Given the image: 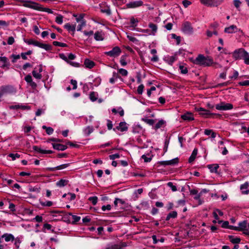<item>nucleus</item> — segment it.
<instances>
[{
  "instance_id": "nucleus-6",
  "label": "nucleus",
  "mask_w": 249,
  "mask_h": 249,
  "mask_svg": "<svg viewBox=\"0 0 249 249\" xmlns=\"http://www.w3.org/2000/svg\"><path fill=\"white\" fill-rule=\"evenodd\" d=\"M121 53V49L119 47L116 46L114 47L111 51L106 52L105 54L110 57H116L120 55Z\"/></svg>"
},
{
  "instance_id": "nucleus-59",
  "label": "nucleus",
  "mask_w": 249,
  "mask_h": 249,
  "mask_svg": "<svg viewBox=\"0 0 249 249\" xmlns=\"http://www.w3.org/2000/svg\"><path fill=\"white\" fill-rule=\"evenodd\" d=\"M102 12L107 14V15L111 14V11L109 8H107L101 10Z\"/></svg>"
},
{
  "instance_id": "nucleus-58",
  "label": "nucleus",
  "mask_w": 249,
  "mask_h": 249,
  "mask_svg": "<svg viewBox=\"0 0 249 249\" xmlns=\"http://www.w3.org/2000/svg\"><path fill=\"white\" fill-rule=\"evenodd\" d=\"M182 4L184 7L186 8L191 4V2L188 0H183L182 1Z\"/></svg>"
},
{
  "instance_id": "nucleus-51",
  "label": "nucleus",
  "mask_w": 249,
  "mask_h": 249,
  "mask_svg": "<svg viewBox=\"0 0 249 249\" xmlns=\"http://www.w3.org/2000/svg\"><path fill=\"white\" fill-rule=\"evenodd\" d=\"M233 4L234 6L237 8H239L241 4V2L239 0H233Z\"/></svg>"
},
{
  "instance_id": "nucleus-48",
  "label": "nucleus",
  "mask_w": 249,
  "mask_h": 249,
  "mask_svg": "<svg viewBox=\"0 0 249 249\" xmlns=\"http://www.w3.org/2000/svg\"><path fill=\"white\" fill-rule=\"evenodd\" d=\"M201 196V193H199V194L196 195V196H194V198L195 200H197L198 201V204L199 205L201 204L202 202L200 199V196Z\"/></svg>"
},
{
  "instance_id": "nucleus-8",
  "label": "nucleus",
  "mask_w": 249,
  "mask_h": 249,
  "mask_svg": "<svg viewBox=\"0 0 249 249\" xmlns=\"http://www.w3.org/2000/svg\"><path fill=\"white\" fill-rule=\"evenodd\" d=\"M14 240L15 237L14 235L10 233H5L0 236V243H1L2 241L4 242V241L7 242L9 241L12 242Z\"/></svg>"
},
{
  "instance_id": "nucleus-63",
  "label": "nucleus",
  "mask_w": 249,
  "mask_h": 249,
  "mask_svg": "<svg viewBox=\"0 0 249 249\" xmlns=\"http://www.w3.org/2000/svg\"><path fill=\"white\" fill-rule=\"evenodd\" d=\"M71 85H73L72 89H77V81L76 80H73V79L71 80Z\"/></svg>"
},
{
  "instance_id": "nucleus-56",
  "label": "nucleus",
  "mask_w": 249,
  "mask_h": 249,
  "mask_svg": "<svg viewBox=\"0 0 249 249\" xmlns=\"http://www.w3.org/2000/svg\"><path fill=\"white\" fill-rule=\"evenodd\" d=\"M239 85L243 86H249V80H246L243 82H240Z\"/></svg>"
},
{
  "instance_id": "nucleus-38",
  "label": "nucleus",
  "mask_w": 249,
  "mask_h": 249,
  "mask_svg": "<svg viewBox=\"0 0 249 249\" xmlns=\"http://www.w3.org/2000/svg\"><path fill=\"white\" fill-rule=\"evenodd\" d=\"M69 215H71L72 216V219H73V222H72L73 223H75L78 222L80 219V216H77L75 215H73V214H72L71 213H69Z\"/></svg>"
},
{
  "instance_id": "nucleus-50",
  "label": "nucleus",
  "mask_w": 249,
  "mask_h": 249,
  "mask_svg": "<svg viewBox=\"0 0 249 249\" xmlns=\"http://www.w3.org/2000/svg\"><path fill=\"white\" fill-rule=\"evenodd\" d=\"M144 89V86L142 84L140 85L137 89V92L139 94H142L143 92V90Z\"/></svg>"
},
{
  "instance_id": "nucleus-13",
  "label": "nucleus",
  "mask_w": 249,
  "mask_h": 249,
  "mask_svg": "<svg viewBox=\"0 0 249 249\" xmlns=\"http://www.w3.org/2000/svg\"><path fill=\"white\" fill-rule=\"evenodd\" d=\"M9 108L11 109H21L23 110H25V109L29 110V109H30L31 107L30 106H28L17 105L10 106L9 107Z\"/></svg>"
},
{
  "instance_id": "nucleus-1",
  "label": "nucleus",
  "mask_w": 249,
  "mask_h": 249,
  "mask_svg": "<svg viewBox=\"0 0 249 249\" xmlns=\"http://www.w3.org/2000/svg\"><path fill=\"white\" fill-rule=\"evenodd\" d=\"M194 63L197 65L208 67L212 65L213 63V61L211 57H205L202 54H199L196 58Z\"/></svg>"
},
{
  "instance_id": "nucleus-55",
  "label": "nucleus",
  "mask_w": 249,
  "mask_h": 249,
  "mask_svg": "<svg viewBox=\"0 0 249 249\" xmlns=\"http://www.w3.org/2000/svg\"><path fill=\"white\" fill-rule=\"evenodd\" d=\"M118 202L121 203L122 204H124V201L122 199L116 198H115L114 201V204L116 207L117 206Z\"/></svg>"
},
{
  "instance_id": "nucleus-40",
  "label": "nucleus",
  "mask_w": 249,
  "mask_h": 249,
  "mask_svg": "<svg viewBox=\"0 0 249 249\" xmlns=\"http://www.w3.org/2000/svg\"><path fill=\"white\" fill-rule=\"evenodd\" d=\"M113 77L109 79V82L111 84H114L115 81V80L117 79L119 77V75H118V73H117L115 72H113Z\"/></svg>"
},
{
  "instance_id": "nucleus-60",
  "label": "nucleus",
  "mask_w": 249,
  "mask_h": 249,
  "mask_svg": "<svg viewBox=\"0 0 249 249\" xmlns=\"http://www.w3.org/2000/svg\"><path fill=\"white\" fill-rule=\"evenodd\" d=\"M111 208V205L109 204H108L107 205H104L102 207V210L103 211H105L106 210H110Z\"/></svg>"
},
{
  "instance_id": "nucleus-3",
  "label": "nucleus",
  "mask_w": 249,
  "mask_h": 249,
  "mask_svg": "<svg viewBox=\"0 0 249 249\" xmlns=\"http://www.w3.org/2000/svg\"><path fill=\"white\" fill-rule=\"evenodd\" d=\"M247 55L248 52L243 48L236 49L232 53L233 58L236 60L243 59Z\"/></svg>"
},
{
  "instance_id": "nucleus-53",
  "label": "nucleus",
  "mask_w": 249,
  "mask_h": 249,
  "mask_svg": "<svg viewBox=\"0 0 249 249\" xmlns=\"http://www.w3.org/2000/svg\"><path fill=\"white\" fill-rule=\"evenodd\" d=\"M11 57L13 58V60H12V62L15 63V62H16L17 60L20 58V55L19 54H18V55L12 54Z\"/></svg>"
},
{
  "instance_id": "nucleus-36",
  "label": "nucleus",
  "mask_w": 249,
  "mask_h": 249,
  "mask_svg": "<svg viewBox=\"0 0 249 249\" xmlns=\"http://www.w3.org/2000/svg\"><path fill=\"white\" fill-rule=\"evenodd\" d=\"M142 121L150 125H153L155 123V121L153 119L142 118Z\"/></svg>"
},
{
  "instance_id": "nucleus-35",
  "label": "nucleus",
  "mask_w": 249,
  "mask_h": 249,
  "mask_svg": "<svg viewBox=\"0 0 249 249\" xmlns=\"http://www.w3.org/2000/svg\"><path fill=\"white\" fill-rule=\"evenodd\" d=\"M139 22V20L137 18H135L134 17H131L130 18V23L131 24V27H135L137 26V23Z\"/></svg>"
},
{
  "instance_id": "nucleus-18",
  "label": "nucleus",
  "mask_w": 249,
  "mask_h": 249,
  "mask_svg": "<svg viewBox=\"0 0 249 249\" xmlns=\"http://www.w3.org/2000/svg\"><path fill=\"white\" fill-rule=\"evenodd\" d=\"M85 67L88 69H91L95 66V63L89 59H86L84 61Z\"/></svg>"
},
{
  "instance_id": "nucleus-34",
  "label": "nucleus",
  "mask_w": 249,
  "mask_h": 249,
  "mask_svg": "<svg viewBox=\"0 0 249 249\" xmlns=\"http://www.w3.org/2000/svg\"><path fill=\"white\" fill-rule=\"evenodd\" d=\"M32 74L33 76L36 79L39 80L42 78V75L40 73L37 72V71L35 70L33 71Z\"/></svg>"
},
{
  "instance_id": "nucleus-7",
  "label": "nucleus",
  "mask_w": 249,
  "mask_h": 249,
  "mask_svg": "<svg viewBox=\"0 0 249 249\" xmlns=\"http://www.w3.org/2000/svg\"><path fill=\"white\" fill-rule=\"evenodd\" d=\"M181 30L183 32L187 34H191L193 32V28L189 21H185L182 24Z\"/></svg>"
},
{
  "instance_id": "nucleus-28",
  "label": "nucleus",
  "mask_w": 249,
  "mask_h": 249,
  "mask_svg": "<svg viewBox=\"0 0 249 249\" xmlns=\"http://www.w3.org/2000/svg\"><path fill=\"white\" fill-rule=\"evenodd\" d=\"M125 246L124 245L114 244L109 246L106 249H122V247Z\"/></svg>"
},
{
  "instance_id": "nucleus-39",
  "label": "nucleus",
  "mask_w": 249,
  "mask_h": 249,
  "mask_svg": "<svg viewBox=\"0 0 249 249\" xmlns=\"http://www.w3.org/2000/svg\"><path fill=\"white\" fill-rule=\"evenodd\" d=\"M63 17L61 15L57 16L55 19V21L59 24H61L63 23Z\"/></svg>"
},
{
  "instance_id": "nucleus-37",
  "label": "nucleus",
  "mask_w": 249,
  "mask_h": 249,
  "mask_svg": "<svg viewBox=\"0 0 249 249\" xmlns=\"http://www.w3.org/2000/svg\"><path fill=\"white\" fill-rule=\"evenodd\" d=\"M172 38L175 39L176 41V44L178 45L180 44L181 41V37L180 36H178L176 34H172Z\"/></svg>"
},
{
  "instance_id": "nucleus-30",
  "label": "nucleus",
  "mask_w": 249,
  "mask_h": 249,
  "mask_svg": "<svg viewBox=\"0 0 249 249\" xmlns=\"http://www.w3.org/2000/svg\"><path fill=\"white\" fill-rule=\"evenodd\" d=\"M94 38L97 41H101L104 39L102 34L99 32H97L94 34Z\"/></svg>"
},
{
  "instance_id": "nucleus-19",
  "label": "nucleus",
  "mask_w": 249,
  "mask_h": 249,
  "mask_svg": "<svg viewBox=\"0 0 249 249\" xmlns=\"http://www.w3.org/2000/svg\"><path fill=\"white\" fill-rule=\"evenodd\" d=\"M247 227V223L246 221H243L239 223V226L238 228L239 229L238 231H246V230H248L246 228Z\"/></svg>"
},
{
  "instance_id": "nucleus-5",
  "label": "nucleus",
  "mask_w": 249,
  "mask_h": 249,
  "mask_svg": "<svg viewBox=\"0 0 249 249\" xmlns=\"http://www.w3.org/2000/svg\"><path fill=\"white\" fill-rule=\"evenodd\" d=\"M223 0H200L201 2L205 5L210 7L217 6Z\"/></svg>"
},
{
  "instance_id": "nucleus-47",
  "label": "nucleus",
  "mask_w": 249,
  "mask_h": 249,
  "mask_svg": "<svg viewBox=\"0 0 249 249\" xmlns=\"http://www.w3.org/2000/svg\"><path fill=\"white\" fill-rule=\"evenodd\" d=\"M164 122L163 120L159 121L155 125V129H158V128L161 127L162 125H163Z\"/></svg>"
},
{
  "instance_id": "nucleus-45",
  "label": "nucleus",
  "mask_w": 249,
  "mask_h": 249,
  "mask_svg": "<svg viewBox=\"0 0 249 249\" xmlns=\"http://www.w3.org/2000/svg\"><path fill=\"white\" fill-rule=\"evenodd\" d=\"M89 200L92 202L93 205H95L97 204L98 198L97 196L90 197Z\"/></svg>"
},
{
  "instance_id": "nucleus-21",
  "label": "nucleus",
  "mask_w": 249,
  "mask_h": 249,
  "mask_svg": "<svg viewBox=\"0 0 249 249\" xmlns=\"http://www.w3.org/2000/svg\"><path fill=\"white\" fill-rule=\"evenodd\" d=\"M208 168L210 170L212 173H217V169L219 168V165L217 164H213L208 165Z\"/></svg>"
},
{
  "instance_id": "nucleus-24",
  "label": "nucleus",
  "mask_w": 249,
  "mask_h": 249,
  "mask_svg": "<svg viewBox=\"0 0 249 249\" xmlns=\"http://www.w3.org/2000/svg\"><path fill=\"white\" fill-rule=\"evenodd\" d=\"M64 28L69 32H72V34H74V32L75 30V25H71L70 23H67L64 25Z\"/></svg>"
},
{
  "instance_id": "nucleus-9",
  "label": "nucleus",
  "mask_w": 249,
  "mask_h": 249,
  "mask_svg": "<svg viewBox=\"0 0 249 249\" xmlns=\"http://www.w3.org/2000/svg\"><path fill=\"white\" fill-rule=\"evenodd\" d=\"M25 6L27 7L38 11H41L42 10V7L40 4L34 2H29L28 3L25 4Z\"/></svg>"
},
{
  "instance_id": "nucleus-44",
  "label": "nucleus",
  "mask_w": 249,
  "mask_h": 249,
  "mask_svg": "<svg viewBox=\"0 0 249 249\" xmlns=\"http://www.w3.org/2000/svg\"><path fill=\"white\" fill-rule=\"evenodd\" d=\"M14 245L16 246L17 249H18L19 248L20 244L21 243V240L19 238L17 237L16 238H15Z\"/></svg>"
},
{
  "instance_id": "nucleus-54",
  "label": "nucleus",
  "mask_w": 249,
  "mask_h": 249,
  "mask_svg": "<svg viewBox=\"0 0 249 249\" xmlns=\"http://www.w3.org/2000/svg\"><path fill=\"white\" fill-rule=\"evenodd\" d=\"M15 42V39L13 36H10L8 38L7 43L9 45H12Z\"/></svg>"
},
{
  "instance_id": "nucleus-57",
  "label": "nucleus",
  "mask_w": 249,
  "mask_h": 249,
  "mask_svg": "<svg viewBox=\"0 0 249 249\" xmlns=\"http://www.w3.org/2000/svg\"><path fill=\"white\" fill-rule=\"evenodd\" d=\"M120 157V156L119 154H115L109 156L110 159L112 160L119 158Z\"/></svg>"
},
{
  "instance_id": "nucleus-20",
  "label": "nucleus",
  "mask_w": 249,
  "mask_h": 249,
  "mask_svg": "<svg viewBox=\"0 0 249 249\" xmlns=\"http://www.w3.org/2000/svg\"><path fill=\"white\" fill-rule=\"evenodd\" d=\"M196 111H204L205 112H203V113H200L199 114L202 115V116H205L206 117H209L208 116V114H210V112L209 110H206L202 107H198V108H196Z\"/></svg>"
},
{
  "instance_id": "nucleus-4",
  "label": "nucleus",
  "mask_w": 249,
  "mask_h": 249,
  "mask_svg": "<svg viewBox=\"0 0 249 249\" xmlns=\"http://www.w3.org/2000/svg\"><path fill=\"white\" fill-rule=\"evenodd\" d=\"M233 107L232 104L221 102L215 105V108L219 110H228L232 109Z\"/></svg>"
},
{
  "instance_id": "nucleus-23",
  "label": "nucleus",
  "mask_w": 249,
  "mask_h": 249,
  "mask_svg": "<svg viewBox=\"0 0 249 249\" xmlns=\"http://www.w3.org/2000/svg\"><path fill=\"white\" fill-rule=\"evenodd\" d=\"M178 68H179V70L180 71L181 73L185 74L188 73V69L185 66V65L182 64H179Z\"/></svg>"
},
{
  "instance_id": "nucleus-17",
  "label": "nucleus",
  "mask_w": 249,
  "mask_h": 249,
  "mask_svg": "<svg viewBox=\"0 0 249 249\" xmlns=\"http://www.w3.org/2000/svg\"><path fill=\"white\" fill-rule=\"evenodd\" d=\"M142 2L141 0L131 2L127 4V6L128 8H135L141 6Z\"/></svg>"
},
{
  "instance_id": "nucleus-26",
  "label": "nucleus",
  "mask_w": 249,
  "mask_h": 249,
  "mask_svg": "<svg viewBox=\"0 0 249 249\" xmlns=\"http://www.w3.org/2000/svg\"><path fill=\"white\" fill-rule=\"evenodd\" d=\"M68 183V180L61 179L60 180L57 181L56 184L57 186L62 187H64V186H66Z\"/></svg>"
},
{
  "instance_id": "nucleus-64",
  "label": "nucleus",
  "mask_w": 249,
  "mask_h": 249,
  "mask_svg": "<svg viewBox=\"0 0 249 249\" xmlns=\"http://www.w3.org/2000/svg\"><path fill=\"white\" fill-rule=\"evenodd\" d=\"M243 60H244V62L246 64L249 65V54L248 53V55L244 56Z\"/></svg>"
},
{
  "instance_id": "nucleus-49",
  "label": "nucleus",
  "mask_w": 249,
  "mask_h": 249,
  "mask_svg": "<svg viewBox=\"0 0 249 249\" xmlns=\"http://www.w3.org/2000/svg\"><path fill=\"white\" fill-rule=\"evenodd\" d=\"M8 156L9 157H11L12 159V160H15L16 159V158H19L20 157V155L18 154V153H16V154H13V153H11V154H9Z\"/></svg>"
},
{
  "instance_id": "nucleus-43",
  "label": "nucleus",
  "mask_w": 249,
  "mask_h": 249,
  "mask_svg": "<svg viewBox=\"0 0 249 249\" xmlns=\"http://www.w3.org/2000/svg\"><path fill=\"white\" fill-rule=\"evenodd\" d=\"M70 165V163H66L55 167L57 170H62L67 168Z\"/></svg>"
},
{
  "instance_id": "nucleus-42",
  "label": "nucleus",
  "mask_w": 249,
  "mask_h": 249,
  "mask_svg": "<svg viewBox=\"0 0 249 249\" xmlns=\"http://www.w3.org/2000/svg\"><path fill=\"white\" fill-rule=\"evenodd\" d=\"M53 45L55 46H60L62 47H66L67 46V45L66 44L58 41H53Z\"/></svg>"
},
{
  "instance_id": "nucleus-14",
  "label": "nucleus",
  "mask_w": 249,
  "mask_h": 249,
  "mask_svg": "<svg viewBox=\"0 0 249 249\" xmlns=\"http://www.w3.org/2000/svg\"><path fill=\"white\" fill-rule=\"evenodd\" d=\"M33 149L36 152L41 154H52L53 153V151L52 150H43L37 146H34L33 147Z\"/></svg>"
},
{
  "instance_id": "nucleus-15",
  "label": "nucleus",
  "mask_w": 249,
  "mask_h": 249,
  "mask_svg": "<svg viewBox=\"0 0 249 249\" xmlns=\"http://www.w3.org/2000/svg\"><path fill=\"white\" fill-rule=\"evenodd\" d=\"M53 148L57 150L64 151L67 148V146L59 143H52Z\"/></svg>"
},
{
  "instance_id": "nucleus-10",
  "label": "nucleus",
  "mask_w": 249,
  "mask_h": 249,
  "mask_svg": "<svg viewBox=\"0 0 249 249\" xmlns=\"http://www.w3.org/2000/svg\"><path fill=\"white\" fill-rule=\"evenodd\" d=\"M181 118L184 121H191L194 120V115L192 113L187 112L181 116Z\"/></svg>"
},
{
  "instance_id": "nucleus-62",
  "label": "nucleus",
  "mask_w": 249,
  "mask_h": 249,
  "mask_svg": "<svg viewBox=\"0 0 249 249\" xmlns=\"http://www.w3.org/2000/svg\"><path fill=\"white\" fill-rule=\"evenodd\" d=\"M85 25V22L83 20L81 22V23L79 24L77 27V31H81L82 27Z\"/></svg>"
},
{
  "instance_id": "nucleus-41",
  "label": "nucleus",
  "mask_w": 249,
  "mask_h": 249,
  "mask_svg": "<svg viewBox=\"0 0 249 249\" xmlns=\"http://www.w3.org/2000/svg\"><path fill=\"white\" fill-rule=\"evenodd\" d=\"M126 57L125 55H122L120 59V63L123 66H124L126 65L127 62H126Z\"/></svg>"
},
{
  "instance_id": "nucleus-16",
  "label": "nucleus",
  "mask_w": 249,
  "mask_h": 249,
  "mask_svg": "<svg viewBox=\"0 0 249 249\" xmlns=\"http://www.w3.org/2000/svg\"><path fill=\"white\" fill-rule=\"evenodd\" d=\"M249 183L248 182H246L240 186V190L242 191V194H248L249 193Z\"/></svg>"
},
{
  "instance_id": "nucleus-52",
  "label": "nucleus",
  "mask_w": 249,
  "mask_h": 249,
  "mask_svg": "<svg viewBox=\"0 0 249 249\" xmlns=\"http://www.w3.org/2000/svg\"><path fill=\"white\" fill-rule=\"evenodd\" d=\"M209 117H212V118H220L221 117V115L220 114L217 113H210V114H208Z\"/></svg>"
},
{
  "instance_id": "nucleus-46",
  "label": "nucleus",
  "mask_w": 249,
  "mask_h": 249,
  "mask_svg": "<svg viewBox=\"0 0 249 249\" xmlns=\"http://www.w3.org/2000/svg\"><path fill=\"white\" fill-rule=\"evenodd\" d=\"M119 73L121 74L122 76H126L128 74L127 71L124 69H120L118 70Z\"/></svg>"
},
{
  "instance_id": "nucleus-29",
  "label": "nucleus",
  "mask_w": 249,
  "mask_h": 249,
  "mask_svg": "<svg viewBox=\"0 0 249 249\" xmlns=\"http://www.w3.org/2000/svg\"><path fill=\"white\" fill-rule=\"evenodd\" d=\"M125 246L124 245L114 244L109 246L106 249H122V247Z\"/></svg>"
},
{
  "instance_id": "nucleus-12",
  "label": "nucleus",
  "mask_w": 249,
  "mask_h": 249,
  "mask_svg": "<svg viewBox=\"0 0 249 249\" xmlns=\"http://www.w3.org/2000/svg\"><path fill=\"white\" fill-rule=\"evenodd\" d=\"M9 66V63L7 58L5 56L0 57V67L4 68L8 67Z\"/></svg>"
},
{
  "instance_id": "nucleus-32",
  "label": "nucleus",
  "mask_w": 249,
  "mask_h": 249,
  "mask_svg": "<svg viewBox=\"0 0 249 249\" xmlns=\"http://www.w3.org/2000/svg\"><path fill=\"white\" fill-rule=\"evenodd\" d=\"M93 131V128L92 126H87L84 130L85 134L89 136L90 133Z\"/></svg>"
},
{
  "instance_id": "nucleus-27",
  "label": "nucleus",
  "mask_w": 249,
  "mask_h": 249,
  "mask_svg": "<svg viewBox=\"0 0 249 249\" xmlns=\"http://www.w3.org/2000/svg\"><path fill=\"white\" fill-rule=\"evenodd\" d=\"M229 239H230V241L233 244H238L241 241L240 238L234 237L232 235H229Z\"/></svg>"
},
{
  "instance_id": "nucleus-11",
  "label": "nucleus",
  "mask_w": 249,
  "mask_h": 249,
  "mask_svg": "<svg viewBox=\"0 0 249 249\" xmlns=\"http://www.w3.org/2000/svg\"><path fill=\"white\" fill-rule=\"evenodd\" d=\"M127 129L128 127L126 125V124L125 122H124L120 123L119 125L118 126L113 128L114 131H116V130H118L122 132L127 131Z\"/></svg>"
},
{
  "instance_id": "nucleus-61",
  "label": "nucleus",
  "mask_w": 249,
  "mask_h": 249,
  "mask_svg": "<svg viewBox=\"0 0 249 249\" xmlns=\"http://www.w3.org/2000/svg\"><path fill=\"white\" fill-rule=\"evenodd\" d=\"M142 159L145 162H150L152 159L151 158L147 157L145 155H143L142 156Z\"/></svg>"
},
{
  "instance_id": "nucleus-31",
  "label": "nucleus",
  "mask_w": 249,
  "mask_h": 249,
  "mask_svg": "<svg viewBox=\"0 0 249 249\" xmlns=\"http://www.w3.org/2000/svg\"><path fill=\"white\" fill-rule=\"evenodd\" d=\"M236 28V26L233 25L230 26V27H226L225 28L224 31L227 33H232L234 32L235 29Z\"/></svg>"
},
{
  "instance_id": "nucleus-22",
  "label": "nucleus",
  "mask_w": 249,
  "mask_h": 249,
  "mask_svg": "<svg viewBox=\"0 0 249 249\" xmlns=\"http://www.w3.org/2000/svg\"><path fill=\"white\" fill-rule=\"evenodd\" d=\"M197 154V149L195 148L194 149L191 156L190 157V158L188 160V162L189 163H191L194 161V160H195V159L196 158Z\"/></svg>"
},
{
  "instance_id": "nucleus-25",
  "label": "nucleus",
  "mask_w": 249,
  "mask_h": 249,
  "mask_svg": "<svg viewBox=\"0 0 249 249\" xmlns=\"http://www.w3.org/2000/svg\"><path fill=\"white\" fill-rule=\"evenodd\" d=\"M148 27L151 29L152 35L153 36L155 35L157 31V26L153 23H150L148 25Z\"/></svg>"
},
{
  "instance_id": "nucleus-33",
  "label": "nucleus",
  "mask_w": 249,
  "mask_h": 249,
  "mask_svg": "<svg viewBox=\"0 0 249 249\" xmlns=\"http://www.w3.org/2000/svg\"><path fill=\"white\" fill-rule=\"evenodd\" d=\"M89 98L92 101H95L97 99V93L93 91L90 92L89 94Z\"/></svg>"
},
{
  "instance_id": "nucleus-2",
  "label": "nucleus",
  "mask_w": 249,
  "mask_h": 249,
  "mask_svg": "<svg viewBox=\"0 0 249 249\" xmlns=\"http://www.w3.org/2000/svg\"><path fill=\"white\" fill-rule=\"evenodd\" d=\"M24 42L29 45H33L34 46L44 49L46 51H50L52 48V46L49 44L41 43L32 39H24Z\"/></svg>"
}]
</instances>
